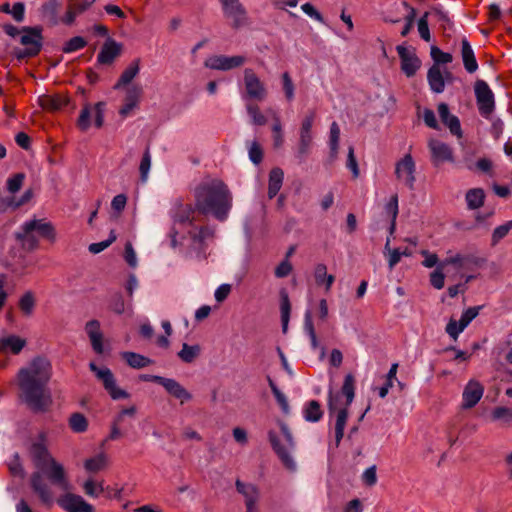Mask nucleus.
Returning <instances> with one entry per match:
<instances>
[{
    "mask_svg": "<svg viewBox=\"0 0 512 512\" xmlns=\"http://www.w3.org/2000/svg\"><path fill=\"white\" fill-rule=\"evenodd\" d=\"M52 375V363L45 356L32 358L17 373L19 397L34 412H44L52 404L48 389Z\"/></svg>",
    "mask_w": 512,
    "mask_h": 512,
    "instance_id": "f257e3e1",
    "label": "nucleus"
},
{
    "mask_svg": "<svg viewBox=\"0 0 512 512\" xmlns=\"http://www.w3.org/2000/svg\"><path fill=\"white\" fill-rule=\"evenodd\" d=\"M29 454L34 466L37 468V471L32 473L30 478L31 487L42 503L51 505L54 498L53 492L43 478V475H46L52 484L66 487L67 477L65 468L50 454L42 435L31 444Z\"/></svg>",
    "mask_w": 512,
    "mask_h": 512,
    "instance_id": "f03ea898",
    "label": "nucleus"
},
{
    "mask_svg": "<svg viewBox=\"0 0 512 512\" xmlns=\"http://www.w3.org/2000/svg\"><path fill=\"white\" fill-rule=\"evenodd\" d=\"M196 207L204 214L212 213L218 220H225L231 209V194L219 180L202 183L195 190Z\"/></svg>",
    "mask_w": 512,
    "mask_h": 512,
    "instance_id": "7ed1b4c3",
    "label": "nucleus"
},
{
    "mask_svg": "<svg viewBox=\"0 0 512 512\" xmlns=\"http://www.w3.org/2000/svg\"><path fill=\"white\" fill-rule=\"evenodd\" d=\"M36 233L50 243H54L57 240V232L54 225L45 218L26 220L14 233V237L23 250L31 252L39 246V239L36 237Z\"/></svg>",
    "mask_w": 512,
    "mask_h": 512,
    "instance_id": "20e7f679",
    "label": "nucleus"
},
{
    "mask_svg": "<svg viewBox=\"0 0 512 512\" xmlns=\"http://www.w3.org/2000/svg\"><path fill=\"white\" fill-rule=\"evenodd\" d=\"M278 424L280 431L270 430L268 432V438L274 452L283 465L288 470L294 472L297 469L296 461L292 456V452L295 450V441L289 427L282 421Z\"/></svg>",
    "mask_w": 512,
    "mask_h": 512,
    "instance_id": "39448f33",
    "label": "nucleus"
},
{
    "mask_svg": "<svg viewBox=\"0 0 512 512\" xmlns=\"http://www.w3.org/2000/svg\"><path fill=\"white\" fill-rule=\"evenodd\" d=\"M354 377L348 374L344 378V383L339 392H333L329 390L328 393V410L329 414L338 413L339 411H348V407L351 405L354 399Z\"/></svg>",
    "mask_w": 512,
    "mask_h": 512,
    "instance_id": "423d86ee",
    "label": "nucleus"
},
{
    "mask_svg": "<svg viewBox=\"0 0 512 512\" xmlns=\"http://www.w3.org/2000/svg\"><path fill=\"white\" fill-rule=\"evenodd\" d=\"M20 42L24 46V48L15 50V55L18 59L33 57L37 55L42 47L41 29H23V34L21 35Z\"/></svg>",
    "mask_w": 512,
    "mask_h": 512,
    "instance_id": "0eeeda50",
    "label": "nucleus"
},
{
    "mask_svg": "<svg viewBox=\"0 0 512 512\" xmlns=\"http://www.w3.org/2000/svg\"><path fill=\"white\" fill-rule=\"evenodd\" d=\"M89 367L91 371L94 372L95 376L103 383L105 390L112 399H127L129 397L128 392L117 386L114 375L109 368H99L93 362L89 364Z\"/></svg>",
    "mask_w": 512,
    "mask_h": 512,
    "instance_id": "6e6552de",
    "label": "nucleus"
},
{
    "mask_svg": "<svg viewBox=\"0 0 512 512\" xmlns=\"http://www.w3.org/2000/svg\"><path fill=\"white\" fill-rule=\"evenodd\" d=\"M104 111H105V103L98 102L94 106L90 104H86L80 112L78 118V126L82 131H86L89 129L92 123V119H94V124L97 128L102 127L104 123Z\"/></svg>",
    "mask_w": 512,
    "mask_h": 512,
    "instance_id": "1a4fd4ad",
    "label": "nucleus"
},
{
    "mask_svg": "<svg viewBox=\"0 0 512 512\" xmlns=\"http://www.w3.org/2000/svg\"><path fill=\"white\" fill-rule=\"evenodd\" d=\"M474 88L479 112L483 117L488 118L495 107L494 94L483 80L476 81Z\"/></svg>",
    "mask_w": 512,
    "mask_h": 512,
    "instance_id": "9d476101",
    "label": "nucleus"
},
{
    "mask_svg": "<svg viewBox=\"0 0 512 512\" xmlns=\"http://www.w3.org/2000/svg\"><path fill=\"white\" fill-rule=\"evenodd\" d=\"M246 61L247 58L243 55H213L205 60L204 66L211 70L229 71L243 66Z\"/></svg>",
    "mask_w": 512,
    "mask_h": 512,
    "instance_id": "9b49d317",
    "label": "nucleus"
},
{
    "mask_svg": "<svg viewBox=\"0 0 512 512\" xmlns=\"http://www.w3.org/2000/svg\"><path fill=\"white\" fill-rule=\"evenodd\" d=\"M122 89L124 90V98L119 109V115L126 118L138 109L143 96V87L141 84H133Z\"/></svg>",
    "mask_w": 512,
    "mask_h": 512,
    "instance_id": "f8f14e48",
    "label": "nucleus"
},
{
    "mask_svg": "<svg viewBox=\"0 0 512 512\" xmlns=\"http://www.w3.org/2000/svg\"><path fill=\"white\" fill-rule=\"evenodd\" d=\"M480 309V306L469 307L463 311L459 321L450 319L445 328L449 337L456 341L466 327L478 316Z\"/></svg>",
    "mask_w": 512,
    "mask_h": 512,
    "instance_id": "ddd939ff",
    "label": "nucleus"
},
{
    "mask_svg": "<svg viewBox=\"0 0 512 512\" xmlns=\"http://www.w3.org/2000/svg\"><path fill=\"white\" fill-rule=\"evenodd\" d=\"M416 166L411 154H405L395 165L396 178L403 182L410 190L414 189L416 181Z\"/></svg>",
    "mask_w": 512,
    "mask_h": 512,
    "instance_id": "4468645a",
    "label": "nucleus"
},
{
    "mask_svg": "<svg viewBox=\"0 0 512 512\" xmlns=\"http://www.w3.org/2000/svg\"><path fill=\"white\" fill-rule=\"evenodd\" d=\"M243 77L246 97L263 101L267 96V90L256 73L252 69L246 68Z\"/></svg>",
    "mask_w": 512,
    "mask_h": 512,
    "instance_id": "2eb2a0df",
    "label": "nucleus"
},
{
    "mask_svg": "<svg viewBox=\"0 0 512 512\" xmlns=\"http://www.w3.org/2000/svg\"><path fill=\"white\" fill-rule=\"evenodd\" d=\"M235 487L237 492L243 497L246 506V512H257V506L260 500V490L253 484L236 480Z\"/></svg>",
    "mask_w": 512,
    "mask_h": 512,
    "instance_id": "dca6fc26",
    "label": "nucleus"
},
{
    "mask_svg": "<svg viewBox=\"0 0 512 512\" xmlns=\"http://www.w3.org/2000/svg\"><path fill=\"white\" fill-rule=\"evenodd\" d=\"M224 15L232 20L233 28H240L247 23L244 7L238 0H221Z\"/></svg>",
    "mask_w": 512,
    "mask_h": 512,
    "instance_id": "f3484780",
    "label": "nucleus"
},
{
    "mask_svg": "<svg viewBox=\"0 0 512 512\" xmlns=\"http://www.w3.org/2000/svg\"><path fill=\"white\" fill-rule=\"evenodd\" d=\"M396 50L401 61V70L407 77L413 76L421 65L415 51L403 45L397 46Z\"/></svg>",
    "mask_w": 512,
    "mask_h": 512,
    "instance_id": "a211bd4d",
    "label": "nucleus"
},
{
    "mask_svg": "<svg viewBox=\"0 0 512 512\" xmlns=\"http://www.w3.org/2000/svg\"><path fill=\"white\" fill-rule=\"evenodd\" d=\"M484 394V386L476 379H470L462 393V407L469 409L474 407Z\"/></svg>",
    "mask_w": 512,
    "mask_h": 512,
    "instance_id": "6ab92c4d",
    "label": "nucleus"
},
{
    "mask_svg": "<svg viewBox=\"0 0 512 512\" xmlns=\"http://www.w3.org/2000/svg\"><path fill=\"white\" fill-rule=\"evenodd\" d=\"M59 505L67 512H94V507L82 496L68 493L58 500Z\"/></svg>",
    "mask_w": 512,
    "mask_h": 512,
    "instance_id": "aec40b11",
    "label": "nucleus"
},
{
    "mask_svg": "<svg viewBox=\"0 0 512 512\" xmlns=\"http://www.w3.org/2000/svg\"><path fill=\"white\" fill-rule=\"evenodd\" d=\"M428 147L431 152V160L434 165H439L443 162H453L452 149L444 142L437 139H430Z\"/></svg>",
    "mask_w": 512,
    "mask_h": 512,
    "instance_id": "412c9836",
    "label": "nucleus"
},
{
    "mask_svg": "<svg viewBox=\"0 0 512 512\" xmlns=\"http://www.w3.org/2000/svg\"><path fill=\"white\" fill-rule=\"evenodd\" d=\"M121 51L122 44L116 42L111 37H107L97 56V61L100 64H111L120 55Z\"/></svg>",
    "mask_w": 512,
    "mask_h": 512,
    "instance_id": "4be33fe9",
    "label": "nucleus"
},
{
    "mask_svg": "<svg viewBox=\"0 0 512 512\" xmlns=\"http://www.w3.org/2000/svg\"><path fill=\"white\" fill-rule=\"evenodd\" d=\"M161 386L166 390V392L172 397L180 400V403L183 404L192 399V394L177 380L173 378L164 377Z\"/></svg>",
    "mask_w": 512,
    "mask_h": 512,
    "instance_id": "5701e85b",
    "label": "nucleus"
},
{
    "mask_svg": "<svg viewBox=\"0 0 512 512\" xmlns=\"http://www.w3.org/2000/svg\"><path fill=\"white\" fill-rule=\"evenodd\" d=\"M140 71V60H133L122 72L118 81L114 85L115 90L126 88L129 85H133L132 81L139 74Z\"/></svg>",
    "mask_w": 512,
    "mask_h": 512,
    "instance_id": "b1692460",
    "label": "nucleus"
},
{
    "mask_svg": "<svg viewBox=\"0 0 512 512\" xmlns=\"http://www.w3.org/2000/svg\"><path fill=\"white\" fill-rule=\"evenodd\" d=\"M438 113L441 121L449 128L450 132L457 137L462 136L461 126L459 119L450 114L447 104L440 103L438 105Z\"/></svg>",
    "mask_w": 512,
    "mask_h": 512,
    "instance_id": "393cba45",
    "label": "nucleus"
},
{
    "mask_svg": "<svg viewBox=\"0 0 512 512\" xmlns=\"http://www.w3.org/2000/svg\"><path fill=\"white\" fill-rule=\"evenodd\" d=\"M447 76L450 75L448 71H445ZM427 79L431 90L435 93H441L445 88L444 72L441 71L438 65H433L427 74Z\"/></svg>",
    "mask_w": 512,
    "mask_h": 512,
    "instance_id": "a878e982",
    "label": "nucleus"
},
{
    "mask_svg": "<svg viewBox=\"0 0 512 512\" xmlns=\"http://www.w3.org/2000/svg\"><path fill=\"white\" fill-rule=\"evenodd\" d=\"M25 345L26 340L16 335H9L0 339V351L4 353L19 354Z\"/></svg>",
    "mask_w": 512,
    "mask_h": 512,
    "instance_id": "bb28decb",
    "label": "nucleus"
},
{
    "mask_svg": "<svg viewBox=\"0 0 512 512\" xmlns=\"http://www.w3.org/2000/svg\"><path fill=\"white\" fill-rule=\"evenodd\" d=\"M193 209L190 205L178 204L172 211L174 225L191 226Z\"/></svg>",
    "mask_w": 512,
    "mask_h": 512,
    "instance_id": "cd10ccee",
    "label": "nucleus"
},
{
    "mask_svg": "<svg viewBox=\"0 0 512 512\" xmlns=\"http://www.w3.org/2000/svg\"><path fill=\"white\" fill-rule=\"evenodd\" d=\"M461 57L464 67L468 73H474L478 69V63L476 61L474 51L470 43L465 38L461 41Z\"/></svg>",
    "mask_w": 512,
    "mask_h": 512,
    "instance_id": "c85d7f7f",
    "label": "nucleus"
},
{
    "mask_svg": "<svg viewBox=\"0 0 512 512\" xmlns=\"http://www.w3.org/2000/svg\"><path fill=\"white\" fill-rule=\"evenodd\" d=\"M39 105L46 110L57 111L68 103V98L62 95H42L38 98Z\"/></svg>",
    "mask_w": 512,
    "mask_h": 512,
    "instance_id": "c756f323",
    "label": "nucleus"
},
{
    "mask_svg": "<svg viewBox=\"0 0 512 512\" xmlns=\"http://www.w3.org/2000/svg\"><path fill=\"white\" fill-rule=\"evenodd\" d=\"M109 465V458L108 456L101 452L97 455L88 458L84 462V469L88 473H98L100 471L105 470Z\"/></svg>",
    "mask_w": 512,
    "mask_h": 512,
    "instance_id": "7c9ffc66",
    "label": "nucleus"
},
{
    "mask_svg": "<svg viewBox=\"0 0 512 512\" xmlns=\"http://www.w3.org/2000/svg\"><path fill=\"white\" fill-rule=\"evenodd\" d=\"M313 144V132L299 131V139L296 147V157L303 161L309 154Z\"/></svg>",
    "mask_w": 512,
    "mask_h": 512,
    "instance_id": "2f4dec72",
    "label": "nucleus"
},
{
    "mask_svg": "<svg viewBox=\"0 0 512 512\" xmlns=\"http://www.w3.org/2000/svg\"><path fill=\"white\" fill-rule=\"evenodd\" d=\"M31 197V191H26L21 199L16 200L14 196H0V213L13 211L26 203Z\"/></svg>",
    "mask_w": 512,
    "mask_h": 512,
    "instance_id": "473e14b6",
    "label": "nucleus"
},
{
    "mask_svg": "<svg viewBox=\"0 0 512 512\" xmlns=\"http://www.w3.org/2000/svg\"><path fill=\"white\" fill-rule=\"evenodd\" d=\"M315 282L319 286H324L326 291H329L335 281L332 274L327 273V267L323 263H319L314 268Z\"/></svg>",
    "mask_w": 512,
    "mask_h": 512,
    "instance_id": "72a5a7b5",
    "label": "nucleus"
},
{
    "mask_svg": "<svg viewBox=\"0 0 512 512\" xmlns=\"http://www.w3.org/2000/svg\"><path fill=\"white\" fill-rule=\"evenodd\" d=\"M384 212L390 220L389 233L390 235H393L396 229V219L399 212L398 196L396 194L390 197L389 201L384 207Z\"/></svg>",
    "mask_w": 512,
    "mask_h": 512,
    "instance_id": "f704fd0d",
    "label": "nucleus"
},
{
    "mask_svg": "<svg viewBox=\"0 0 512 512\" xmlns=\"http://www.w3.org/2000/svg\"><path fill=\"white\" fill-rule=\"evenodd\" d=\"M61 4V0H48L40 8V14L42 19L50 22L51 24L57 23L58 8Z\"/></svg>",
    "mask_w": 512,
    "mask_h": 512,
    "instance_id": "c9c22d12",
    "label": "nucleus"
},
{
    "mask_svg": "<svg viewBox=\"0 0 512 512\" xmlns=\"http://www.w3.org/2000/svg\"><path fill=\"white\" fill-rule=\"evenodd\" d=\"M284 173L280 168H274L269 174L268 196L274 198L282 187Z\"/></svg>",
    "mask_w": 512,
    "mask_h": 512,
    "instance_id": "e433bc0d",
    "label": "nucleus"
},
{
    "mask_svg": "<svg viewBox=\"0 0 512 512\" xmlns=\"http://www.w3.org/2000/svg\"><path fill=\"white\" fill-rule=\"evenodd\" d=\"M474 264V258L470 255L456 254L446 258L440 263L441 268H445L448 265H453L457 269H465L470 265Z\"/></svg>",
    "mask_w": 512,
    "mask_h": 512,
    "instance_id": "4c0bfd02",
    "label": "nucleus"
},
{
    "mask_svg": "<svg viewBox=\"0 0 512 512\" xmlns=\"http://www.w3.org/2000/svg\"><path fill=\"white\" fill-rule=\"evenodd\" d=\"M201 354V347L198 344L189 345L187 343L182 344L181 350L177 353V356L184 363H193Z\"/></svg>",
    "mask_w": 512,
    "mask_h": 512,
    "instance_id": "58836bf2",
    "label": "nucleus"
},
{
    "mask_svg": "<svg viewBox=\"0 0 512 512\" xmlns=\"http://www.w3.org/2000/svg\"><path fill=\"white\" fill-rule=\"evenodd\" d=\"M331 417H335L334 423V437H335V445L338 446L344 436V429L346 426L348 411H339L338 413H333L330 415Z\"/></svg>",
    "mask_w": 512,
    "mask_h": 512,
    "instance_id": "ea45409f",
    "label": "nucleus"
},
{
    "mask_svg": "<svg viewBox=\"0 0 512 512\" xmlns=\"http://www.w3.org/2000/svg\"><path fill=\"white\" fill-rule=\"evenodd\" d=\"M303 416L308 422H318L323 416V411L319 402L316 400L309 401L304 406Z\"/></svg>",
    "mask_w": 512,
    "mask_h": 512,
    "instance_id": "a19ab883",
    "label": "nucleus"
},
{
    "mask_svg": "<svg viewBox=\"0 0 512 512\" xmlns=\"http://www.w3.org/2000/svg\"><path fill=\"white\" fill-rule=\"evenodd\" d=\"M484 199L485 193L481 188L470 189L466 193L467 206L471 210L480 208L484 203Z\"/></svg>",
    "mask_w": 512,
    "mask_h": 512,
    "instance_id": "79ce46f5",
    "label": "nucleus"
},
{
    "mask_svg": "<svg viewBox=\"0 0 512 512\" xmlns=\"http://www.w3.org/2000/svg\"><path fill=\"white\" fill-rule=\"evenodd\" d=\"M122 357L130 367L136 369L144 368L152 363L151 359L134 352H123Z\"/></svg>",
    "mask_w": 512,
    "mask_h": 512,
    "instance_id": "37998d69",
    "label": "nucleus"
},
{
    "mask_svg": "<svg viewBox=\"0 0 512 512\" xmlns=\"http://www.w3.org/2000/svg\"><path fill=\"white\" fill-rule=\"evenodd\" d=\"M281 296V303H280V311H281V322H282V330L284 333H286L288 329V323L290 318V300L288 297V294L285 290H282L280 292Z\"/></svg>",
    "mask_w": 512,
    "mask_h": 512,
    "instance_id": "c03bdc74",
    "label": "nucleus"
},
{
    "mask_svg": "<svg viewBox=\"0 0 512 512\" xmlns=\"http://www.w3.org/2000/svg\"><path fill=\"white\" fill-rule=\"evenodd\" d=\"M83 490L87 496L91 498H98L104 492L103 481H96L93 478H88L83 483Z\"/></svg>",
    "mask_w": 512,
    "mask_h": 512,
    "instance_id": "a18cd8bd",
    "label": "nucleus"
},
{
    "mask_svg": "<svg viewBox=\"0 0 512 512\" xmlns=\"http://www.w3.org/2000/svg\"><path fill=\"white\" fill-rule=\"evenodd\" d=\"M188 234L195 243L202 244L213 236V230L208 227H191Z\"/></svg>",
    "mask_w": 512,
    "mask_h": 512,
    "instance_id": "49530a36",
    "label": "nucleus"
},
{
    "mask_svg": "<svg viewBox=\"0 0 512 512\" xmlns=\"http://www.w3.org/2000/svg\"><path fill=\"white\" fill-rule=\"evenodd\" d=\"M397 369H398V364L393 363L387 373L385 384L379 388L378 394L381 398L386 397L390 388L393 387L394 381L397 380V378H396Z\"/></svg>",
    "mask_w": 512,
    "mask_h": 512,
    "instance_id": "de8ad7c7",
    "label": "nucleus"
},
{
    "mask_svg": "<svg viewBox=\"0 0 512 512\" xmlns=\"http://www.w3.org/2000/svg\"><path fill=\"white\" fill-rule=\"evenodd\" d=\"M304 331L309 336L311 347L316 350L319 347L317 336L312 322L311 312L308 310L304 317Z\"/></svg>",
    "mask_w": 512,
    "mask_h": 512,
    "instance_id": "09e8293b",
    "label": "nucleus"
},
{
    "mask_svg": "<svg viewBox=\"0 0 512 512\" xmlns=\"http://www.w3.org/2000/svg\"><path fill=\"white\" fill-rule=\"evenodd\" d=\"M340 139V128L336 122H333L330 126L329 131V147L332 157H335L338 153Z\"/></svg>",
    "mask_w": 512,
    "mask_h": 512,
    "instance_id": "8fccbe9b",
    "label": "nucleus"
},
{
    "mask_svg": "<svg viewBox=\"0 0 512 512\" xmlns=\"http://www.w3.org/2000/svg\"><path fill=\"white\" fill-rule=\"evenodd\" d=\"M19 307L24 315L30 316L35 307V298L32 292H26L19 300Z\"/></svg>",
    "mask_w": 512,
    "mask_h": 512,
    "instance_id": "3c124183",
    "label": "nucleus"
},
{
    "mask_svg": "<svg viewBox=\"0 0 512 512\" xmlns=\"http://www.w3.org/2000/svg\"><path fill=\"white\" fill-rule=\"evenodd\" d=\"M69 424H70L71 429L77 433H82V432L86 431V429L88 427L87 419L85 418L84 415H82L80 413H75V414L71 415Z\"/></svg>",
    "mask_w": 512,
    "mask_h": 512,
    "instance_id": "603ef678",
    "label": "nucleus"
},
{
    "mask_svg": "<svg viewBox=\"0 0 512 512\" xmlns=\"http://www.w3.org/2000/svg\"><path fill=\"white\" fill-rule=\"evenodd\" d=\"M86 45L87 42L83 37L75 36L65 43L62 50L64 53H72L83 49Z\"/></svg>",
    "mask_w": 512,
    "mask_h": 512,
    "instance_id": "864d4df0",
    "label": "nucleus"
},
{
    "mask_svg": "<svg viewBox=\"0 0 512 512\" xmlns=\"http://www.w3.org/2000/svg\"><path fill=\"white\" fill-rule=\"evenodd\" d=\"M511 229H512V220L506 222L503 225L496 227L492 233V239H491L492 243L491 244L493 246L497 245L500 242V240H502L504 237L507 236V234L509 233V231Z\"/></svg>",
    "mask_w": 512,
    "mask_h": 512,
    "instance_id": "5fc2aeb1",
    "label": "nucleus"
},
{
    "mask_svg": "<svg viewBox=\"0 0 512 512\" xmlns=\"http://www.w3.org/2000/svg\"><path fill=\"white\" fill-rule=\"evenodd\" d=\"M246 110L248 115L251 117L253 124L262 126L265 125L267 122L266 117L260 112V109L258 106L253 104H247Z\"/></svg>",
    "mask_w": 512,
    "mask_h": 512,
    "instance_id": "6e6d98bb",
    "label": "nucleus"
},
{
    "mask_svg": "<svg viewBox=\"0 0 512 512\" xmlns=\"http://www.w3.org/2000/svg\"><path fill=\"white\" fill-rule=\"evenodd\" d=\"M431 57L435 62V65L448 64L453 60V56L450 53L443 52L436 46L431 47Z\"/></svg>",
    "mask_w": 512,
    "mask_h": 512,
    "instance_id": "4d7b16f0",
    "label": "nucleus"
},
{
    "mask_svg": "<svg viewBox=\"0 0 512 512\" xmlns=\"http://www.w3.org/2000/svg\"><path fill=\"white\" fill-rule=\"evenodd\" d=\"M115 240H116V234L114 231H111L110 236L107 240L97 242V243H92L89 245L88 249L92 254H98V253L102 252L103 250H105L107 247H109Z\"/></svg>",
    "mask_w": 512,
    "mask_h": 512,
    "instance_id": "13d9d810",
    "label": "nucleus"
},
{
    "mask_svg": "<svg viewBox=\"0 0 512 512\" xmlns=\"http://www.w3.org/2000/svg\"><path fill=\"white\" fill-rule=\"evenodd\" d=\"M443 269L444 268H441L439 263L437 269L430 274V283L435 289L438 290L444 287L445 276Z\"/></svg>",
    "mask_w": 512,
    "mask_h": 512,
    "instance_id": "bf43d9fd",
    "label": "nucleus"
},
{
    "mask_svg": "<svg viewBox=\"0 0 512 512\" xmlns=\"http://www.w3.org/2000/svg\"><path fill=\"white\" fill-rule=\"evenodd\" d=\"M271 391L276 398L278 404L282 408L283 412L287 413L289 411V405L286 396L278 389L273 381H269Z\"/></svg>",
    "mask_w": 512,
    "mask_h": 512,
    "instance_id": "052dcab7",
    "label": "nucleus"
},
{
    "mask_svg": "<svg viewBox=\"0 0 512 512\" xmlns=\"http://www.w3.org/2000/svg\"><path fill=\"white\" fill-rule=\"evenodd\" d=\"M418 32L420 37L429 42L431 40L430 30L428 26V12H426L418 21Z\"/></svg>",
    "mask_w": 512,
    "mask_h": 512,
    "instance_id": "680f3d73",
    "label": "nucleus"
},
{
    "mask_svg": "<svg viewBox=\"0 0 512 512\" xmlns=\"http://www.w3.org/2000/svg\"><path fill=\"white\" fill-rule=\"evenodd\" d=\"M283 90L288 101L293 100L295 88L290 75L285 72L282 75Z\"/></svg>",
    "mask_w": 512,
    "mask_h": 512,
    "instance_id": "e2e57ef3",
    "label": "nucleus"
},
{
    "mask_svg": "<svg viewBox=\"0 0 512 512\" xmlns=\"http://www.w3.org/2000/svg\"><path fill=\"white\" fill-rule=\"evenodd\" d=\"M151 167V155L149 150H146L140 162L139 170L142 181H146Z\"/></svg>",
    "mask_w": 512,
    "mask_h": 512,
    "instance_id": "0e129e2a",
    "label": "nucleus"
},
{
    "mask_svg": "<svg viewBox=\"0 0 512 512\" xmlns=\"http://www.w3.org/2000/svg\"><path fill=\"white\" fill-rule=\"evenodd\" d=\"M248 153H249V159L254 164H259L262 161L263 152H262V148L260 147L258 142L253 141L249 145Z\"/></svg>",
    "mask_w": 512,
    "mask_h": 512,
    "instance_id": "69168bd1",
    "label": "nucleus"
},
{
    "mask_svg": "<svg viewBox=\"0 0 512 512\" xmlns=\"http://www.w3.org/2000/svg\"><path fill=\"white\" fill-rule=\"evenodd\" d=\"M24 181V175L22 173L15 174L8 178L7 189L10 193H16L22 187Z\"/></svg>",
    "mask_w": 512,
    "mask_h": 512,
    "instance_id": "338daca9",
    "label": "nucleus"
},
{
    "mask_svg": "<svg viewBox=\"0 0 512 512\" xmlns=\"http://www.w3.org/2000/svg\"><path fill=\"white\" fill-rule=\"evenodd\" d=\"M346 166L352 172L354 178H357L359 176V167L356 157L354 155V148L352 146H350L348 149Z\"/></svg>",
    "mask_w": 512,
    "mask_h": 512,
    "instance_id": "774afa93",
    "label": "nucleus"
}]
</instances>
